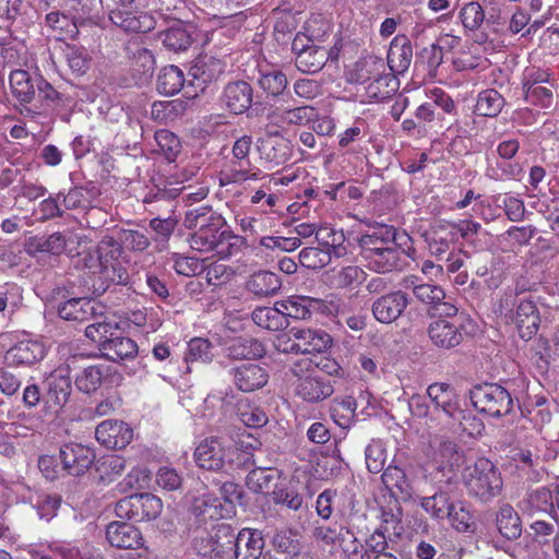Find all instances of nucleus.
Masks as SVG:
<instances>
[{"mask_svg":"<svg viewBox=\"0 0 559 559\" xmlns=\"http://www.w3.org/2000/svg\"><path fill=\"white\" fill-rule=\"evenodd\" d=\"M45 355L44 344L33 340L21 341L8 352L12 364L16 366H33L43 360Z\"/></svg>","mask_w":559,"mask_h":559,"instance_id":"cd10ccee","label":"nucleus"},{"mask_svg":"<svg viewBox=\"0 0 559 559\" xmlns=\"http://www.w3.org/2000/svg\"><path fill=\"white\" fill-rule=\"evenodd\" d=\"M40 75H32L28 71L16 69L11 71L9 83L12 95L19 100L20 105L29 104L34 100L38 80Z\"/></svg>","mask_w":559,"mask_h":559,"instance_id":"393cba45","label":"nucleus"},{"mask_svg":"<svg viewBox=\"0 0 559 559\" xmlns=\"http://www.w3.org/2000/svg\"><path fill=\"white\" fill-rule=\"evenodd\" d=\"M282 287L280 276L271 271L260 270L249 276L246 289L258 298L275 295Z\"/></svg>","mask_w":559,"mask_h":559,"instance_id":"c85d7f7f","label":"nucleus"},{"mask_svg":"<svg viewBox=\"0 0 559 559\" xmlns=\"http://www.w3.org/2000/svg\"><path fill=\"white\" fill-rule=\"evenodd\" d=\"M263 547L264 540L260 531L242 528L236 535V542L229 559H259Z\"/></svg>","mask_w":559,"mask_h":559,"instance_id":"4be33fe9","label":"nucleus"},{"mask_svg":"<svg viewBox=\"0 0 559 559\" xmlns=\"http://www.w3.org/2000/svg\"><path fill=\"white\" fill-rule=\"evenodd\" d=\"M499 309L506 322L515 325L522 340L530 341L536 335L540 325V314L534 300L516 299V294L508 290L500 300Z\"/></svg>","mask_w":559,"mask_h":559,"instance_id":"f257e3e1","label":"nucleus"},{"mask_svg":"<svg viewBox=\"0 0 559 559\" xmlns=\"http://www.w3.org/2000/svg\"><path fill=\"white\" fill-rule=\"evenodd\" d=\"M290 371L297 378L296 394L304 401L317 403L333 394L334 388L331 381L321 377L317 370H312V361L308 358L296 360Z\"/></svg>","mask_w":559,"mask_h":559,"instance_id":"423d86ee","label":"nucleus"},{"mask_svg":"<svg viewBox=\"0 0 559 559\" xmlns=\"http://www.w3.org/2000/svg\"><path fill=\"white\" fill-rule=\"evenodd\" d=\"M216 218H223L212 211L211 206L202 205L186 212L183 225L188 229L201 230L215 223Z\"/></svg>","mask_w":559,"mask_h":559,"instance_id":"13d9d810","label":"nucleus"},{"mask_svg":"<svg viewBox=\"0 0 559 559\" xmlns=\"http://www.w3.org/2000/svg\"><path fill=\"white\" fill-rule=\"evenodd\" d=\"M258 83L267 96L276 97L286 90L287 78L282 71H271L262 73Z\"/></svg>","mask_w":559,"mask_h":559,"instance_id":"338daca9","label":"nucleus"},{"mask_svg":"<svg viewBox=\"0 0 559 559\" xmlns=\"http://www.w3.org/2000/svg\"><path fill=\"white\" fill-rule=\"evenodd\" d=\"M246 245V239L233 234L228 229H223L219 240L216 241L212 251L222 259L237 254Z\"/></svg>","mask_w":559,"mask_h":559,"instance_id":"052dcab7","label":"nucleus"},{"mask_svg":"<svg viewBox=\"0 0 559 559\" xmlns=\"http://www.w3.org/2000/svg\"><path fill=\"white\" fill-rule=\"evenodd\" d=\"M221 105L233 115H242L253 105V88L243 81H233L224 86Z\"/></svg>","mask_w":559,"mask_h":559,"instance_id":"2eb2a0df","label":"nucleus"},{"mask_svg":"<svg viewBox=\"0 0 559 559\" xmlns=\"http://www.w3.org/2000/svg\"><path fill=\"white\" fill-rule=\"evenodd\" d=\"M277 305L282 307L284 317L298 320L309 319L312 313L321 312L324 307L322 299L308 296H293L287 300L277 301Z\"/></svg>","mask_w":559,"mask_h":559,"instance_id":"b1692460","label":"nucleus"},{"mask_svg":"<svg viewBox=\"0 0 559 559\" xmlns=\"http://www.w3.org/2000/svg\"><path fill=\"white\" fill-rule=\"evenodd\" d=\"M504 105V98L493 88H488L478 94L476 111L479 116L496 117Z\"/></svg>","mask_w":559,"mask_h":559,"instance_id":"4d7b16f0","label":"nucleus"},{"mask_svg":"<svg viewBox=\"0 0 559 559\" xmlns=\"http://www.w3.org/2000/svg\"><path fill=\"white\" fill-rule=\"evenodd\" d=\"M427 395L437 409H441L449 418L460 406L455 390L448 383L435 382L427 389Z\"/></svg>","mask_w":559,"mask_h":559,"instance_id":"473e14b6","label":"nucleus"},{"mask_svg":"<svg viewBox=\"0 0 559 559\" xmlns=\"http://www.w3.org/2000/svg\"><path fill=\"white\" fill-rule=\"evenodd\" d=\"M226 355L236 360L257 359L265 355V346L253 337L238 336L225 346Z\"/></svg>","mask_w":559,"mask_h":559,"instance_id":"c756f323","label":"nucleus"},{"mask_svg":"<svg viewBox=\"0 0 559 559\" xmlns=\"http://www.w3.org/2000/svg\"><path fill=\"white\" fill-rule=\"evenodd\" d=\"M95 304L87 298H71L57 306L58 316L67 321L87 322L95 314Z\"/></svg>","mask_w":559,"mask_h":559,"instance_id":"7c9ffc66","label":"nucleus"},{"mask_svg":"<svg viewBox=\"0 0 559 559\" xmlns=\"http://www.w3.org/2000/svg\"><path fill=\"white\" fill-rule=\"evenodd\" d=\"M24 247L25 251L33 257L39 253L59 255L67 247V239L66 236L59 231L50 235H36L27 238Z\"/></svg>","mask_w":559,"mask_h":559,"instance_id":"a878e982","label":"nucleus"},{"mask_svg":"<svg viewBox=\"0 0 559 559\" xmlns=\"http://www.w3.org/2000/svg\"><path fill=\"white\" fill-rule=\"evenodd\" d=\"M185 84L183 72L177 66H166L160 69L156 90L159 94L173 96L181 91Z\"/></svg>","mask_w":559,"mask_h":559,"instance_id":"a18cd8bd","label":"nucleus"},{"mask_svg":"<svg viewBox=\"0 0 559 559\" xmlns=\"http://www.w3.org/2000/svg\"><path fill=\"white\" fill-rule=\"evenodd\" d=\"M138 349L136 343L132 338L122 335L119 329L100 345L103 357L114 362L133 359L138 355Z\"/></svg>","mask_w":559,"mask_h":559,"instance_id":"412c9836","label":"nucleus"},{"mask_svg":"<svg viewBox=\"0 0 559 559\" xmlns=\"http://www.w3.org/2000/svg\"><path fill=\"white\" fill-rule=\"evenodd\" d=\"M237 415L250 428H262L269 421L265 412L260 406L250 403L247 399L240 400L237 403Z\"/></svg>","mask_w":559,"mask_h":559,"instance_id":"603ef678","label":"nucleus"},{"mask_svg":"<svg viewBox=\"0 0 559 559\" xmlns=\"http://www.w3.org/2000/svg\"><path fill=\"white\" fill-rule=\"evenodd\" d=\"M397 231L393 226H384V238L381 236L378 239L376 236H361L358 240L359 247L361 249L360 255L365 251H378L385 247H392L397 245L396 238Z\"/></svg>","mask_w":559,"mask_h":559,"instance_id":"0e129e2a","label":"nucleus"},{"mask_svg":"<svg viewBox=\"0 0 559 559\" xmlns=\"http://www.w3.org/2000/svg\"><path fill=\"white\" fill-rule=\"evenodd\" d=\"M512 460L516 463V467L523 472L526 477L533 481H539L544 475L542 459L538 454L533 453L528 449H515Z\"/></svg>","mask_w":559,"mask_h":559,"instance_id":"37998d69","label":"nucleus"},{"mask_svg":"<svg viewBox=\"0 0 559 559\" xmlns=\"http://www.w3.org/2000/svg\"><path fill=\"white\" fill-rule=\"evenodd\" d=\"M43 401L47 408L58 413L69 402L72 393V377L68 368L53 370L43 382Z\"/></svg>","mask_w":559,"mask_h":559,"instance_id":"9d476101","label":"nucleus"},{"mask_svg":"<svg viewBox=\"0 0 559 559\" xmlns=\"http://www.w3.org/2000/svg\"><path fill=\"white\" fill-rule=\"evenodd\" d=\"M47 27L56 31L59 36L68 37L71 39L78 38V31L73 24V16H68L59 11H52L45 17Z\"/></svg>","mask_w":559,"mask_h":559,"instance_id":"680f3d73","label":"nucleus"},{"mask_svg":"<svg viewBox=\"0 0 559 559\" xmlns=\"http://www.w3.org/2000/svg\"><path fill=\"white\" fill-rule=\"evenodd\" d=\"M38 85L37 93L40 100L50 107H66L72 103V98L63 93L57 91L47 80L43 76L37 78Z\"/></svg>","mask_w":559,"mask_h":559,"instance_id":"e2e57ef3","label":"nucleus"},{"mask_svg":"<svg viewBox=\"0 0 559 559\" xmlns=\"http://www.w3.org/2000/svg\"><path fill=\"white\" fill-rule=\"evenodd\" d=\"M106 538L112 547L121 549H136L143 543L140 530L126 522H111L108 524Z\"/></svg>","mask_w":559,"mask_h":559,"instance_id":"5701e85b","label":"nucleus"},{"mask_svg":"<svg viewBox=\"0 0 559 559\" xmlns=\"http://www.w3.org/2000/svg\"><path fill=\"white\" fill-rule=\"evenodd\" d=\"M225 224L224 218H216L207 228L195 230L189 238L190 247L200 252H211L219 240Z\"/></svg>","mask_w":559,"mask_h":559,"instance_id":"a19ab883","label":"nucleus"},{"mask_svg":"<svg viewBox=\"0 0 559 559\" xmlns=\"http://www.w3.org/2000/svg\"><path fill=\"white\" fill-rule=\"evenodd\" d=\"M409 305V297L403 290H394L377 298L371 312L374 319L384 324L395 322Z\"/></svg>","mask_w":559,"mask_h":559,"instance_id":"dca6fc26","label":"nucleus"},{"mask_svg":"<svg viewBox=\"0 0 559 559\" xmlns=\"http://www.w3.org/2000/svg\"><path fill=\"white\" fill-rule=\"evenodd\" d=\"M252 321L260 328L269 331H281L289 325V321L283 314L282 307H257L251 313Z\"/></svg>","mask_w":559,"mask_h":559,"instance_id":"e433bc0d","label":"nucleus"},{"mask_svg":"<svg viewBox=\"0 0 559 559\" xmlns=\"http://www.w3.org/2000/svg\"><path fill=\"white\" fill-rule=\"evenodd\" d=\"M357 403L354 397H335L331 403V418L342 428H348L355 417Z\"/></svg>","mask_w":559,"mask_h":559,"instance_id":"8fccbe9b","label":"nucleus"},{"mask_svg":"<svg viewBox=\"0 0 559 559\" xmlns=\"http://www.w3.org/2000/svg\"><path fill=\"white\" fill-rule=\"evenodd\" d=\"M229 373L236 388L242 392L262 389L269 381L266 369L257 364H242L231 368Z\"/></svg>","mask_w":559,"mask_h":559,"instance_id":"a211bd4d","label":"nucleus"},{"mask_svg":"<svg viewBox=\"0 0 559 559\" xmlns=\"http://www.w3.org/2000/svg\"><path fill=\"white\" fill-rule=\"evenodd\" d=\"M162 36L164 46L174 51H183L188 49L193 41L191 32L182 24L167 28Z\"/></svg>","mask_w":559,"mask_h":559,"instance_id":"864d4df0","label":"nucleus"},{"mask_svg":"<svg viewBox=\"0 0 559 559\" xmlns=\"http://www.w3.org/2000/svg\"><path fill=\"white\" fill-rule=\"evenodd\" d=\"M523 503H525L526 510L530 513L540 512L548 514L550 519H557L554 495L547 487H539L528 491Z\"/></svg>","mask_w":559,"mask_h":559,"instance_id":"ea45409f","label":"nucleus"},{"mask_svg":"<svg viewBox=\"0 0 559 559\" xmlns=\"http://www.w3.org/2000/svg\"><path fill=\"white\" fill-rule=\"evenodd\" d=\"M66 366L74 379L76 389L87 395L96 393L107 380L108 368L90 364V357L83 354L70 356Z\"/></svg>","mask_w":559,"mask_h":559,"instance_id":"6e6552de","label":"nucleus"},{"mask_svg":"<svg viewBox=\"0 0 559 559\" xmlns=\"http://www.w3.org/2000/svg\"><path fill=\"white\" fill-rule=\"evenodd\" d=\"M92 323L87 324L85 328V336L91 341L97 343L98 349L100 350V345L104 344V341L110 338L112 334L118 330V324L114 321H109L107 319H103L102 314L97 316L95 312Z\"/></svg>","mask_w":559,"mask_h":559,"instance_id":"3c124183","label":"nucleus"},{"mask_svg":"<svg viewBox=\"0 0 559 559\" xmlns=\"http://www.w3.org/2000/svg\"><path fill=\"white\" fill-rule=\"evenodd\" d=\"M96 440L109 449H124L133 438L132 428L120 420L108 419L95 429Z\"/></svg>","mask_w":559,"mask_h":559,"instance_id":"f3484780","label":"nucleus"},{"mask_svg":"<svg viewBox=\"0 0 559 559\" xmlns=\"http://www.w3.org/2000/svg\"><path fill=\"white\" fill-rule=\"evenodd\" d=\"M413 60V47L411 40L405 36H396L388 51V66L392 73L403 74L406 72Z\"/></svg>","mask_w":559,"mask_h":559,"instance_id":"bb28decb","label":"nucleus"},{"mask_svg":"<svg viewBox=\"0 0 559 559\" xmlns=\"http://www.w3.org/2000/svg\"><path fill=\"white\" fill-rule=\"evenodd\" d=\"M225 71V63L213 56H201L191 68V74L202 83L216 81Z\"/></svg>","mask_w":559,"mask_h":559,"instance_id":"79ce46f5","label":"nucleus"},{"mask_svg":"<svg viewBox=\"0 0 559 559\" xmlns=\"http://www.w3.org/2000/svg\"><path fill=\"white\" fill-rule=\"evenodd\" d=\"M252 136L242 135L237 139L233 145L229 169L224 173L228 182H242L248 179H257L255 173H250L251 162L249 153L251 151Z\"/></svg>","mask_w":559,"mask_h":559,"instance_id":"ddd939ff","label":"nucleus"},{"mask_svg":"<svg viewBox=\"0 0 559 559\" xmlns=\"http://www.w3.org/2000/svg\"><path fill=\"white\" fill-rule=\"evenodd\" d=\"M96 251L98 255L99 267L126 260L123 257V248L112 236L103 237L97 245Z\"/></svg>","mask_w":559,"mask_h":559,"instance_id":"5fc2aeb1","label":"nucleus"},{"mask_svg":"<svg viewBox=\"0 0 559 559\" xmlns=\"http://www.w3.org/2000/svg\"><path fill=\"white\" fill-rule=\"evenodd\" d=\"M236 535L230 524L221 523L214 526L213 532L206 539L197 544L198 551L210 559H224L231 555Z\"/></svg>","mask_w":559,"mask_h":559,"instance_id":"9b49d317","label":"nucleus"},{"mask_svg":"<svg viewBox=\"0 0 559 559\" xmlns=\"http://www.w3.org/2000/svg\"><path fill=\"white\" fill-rule=\"evenodd\" d=\"M463 478L468 495L481 502H489L502 489L500 472L487 459H478L472 466H467Z\"/></svg>","mask_w":559,"mask_h":559,"instance_id":"f03ea898","label":"nucleus"},{"mask_svg":"<svg viewBox=\"0 0 559 559\" xmlns=\"http://www.w3.org/2000/svg\"><path fill=\"white\" fill-rule=\"evenodd\" d=\"M309 33L299 32L292 43V51L295 55V64L304 73L319 72L329 59V49L321 46L319 35H316L310 27Z\"/></svg>","mask_w":559,"mask_h":559,"instance_id":"0eeeda50","label":"nucleus"},{"mask_svg":"<svg viewBox=\"0 0 559 559\" xmlns=\"http://www.w3.org/2000/svg\"><path fill=\"white\" fill-rule=\"evenodd\" d=\"M496 526L500 535L508 540H515L522 534V521L514 508L504 503L496 515Z\"/></svg>","mask_w":559,"mask_h":559,"instance_id":"c9c22d12","label":"nucleus"},{"mask_svg":"<svg viewBox=\"0 0 559 559\" xmlns=\"http://www.w3.org/2000/svg\"><path fill=\"white\" fill-rule=\"evenodd\" d=\"M95 459L94 450L81 443L70 442L59 449L62 469L70 476L80 477L84 475L92 467Z\"/></svg>","mask_w":559,"mask_h":559,"instance_id":"f8f14e48","label":"nucleus"},{"mask_svg":"<svg viewBox=\"0 0 559 559\" xmlns=\"http://www.w3.org/2000/svg\"><path fill=\"white\" fill-rule=\"evenodd\" d=\"M425 241L432 255L442 260L449 253L451 243L454 241L450 235L448 222H440L424 234Z\"/></svg>","mask_w":559,"mask_h":559,"instance_id":"f704fd0d","label":"nucleus"},{"mask_svg":"<svg viewBox=\"0 0 559 559\" xmlns=\"http://www.w3.org/2000/svg\"><path fill=\"white\" fill-rule=\"evenodd\" d=\"M163 509L159 498L152 493L130 495L120 499L115 507V513L121 519L134 522L156 519Z\"/></svg>","mask_w":559,"mask_h":559,"instance_id":"1a4fd4ad","label":"nucleus"},{"mask_svg":"<svg viewBox=\"0 0 559 559\" xmlns=\"http://www.w3.org/2000/svg\"><path fill=\"white\" fill-rule=\"evenodd\" d=\"M225 448L216 439H205L194 450V461L200 468L206 471H222L225 466Z\"/></svg>","mask_w":559,"mask_h":559,"instance_id":"aec40b11","label":"nucleus"},{"mask_svg":"<svg viewBox=\"0 0 559 559\" xmlns=\"http://www.w3.org/2000/svg\"><path fill=\"white\" fill-rule=\"evenodd\" d=\"M295 340L300 341L306 354L321 353L332 344V337L323 330L292 329Z\"/></svg>","mask_w":559,"mask_h":559,"instance_id":"58836bf2","label":"nucleus"},{"mask_svg":"<svg viewBox=\"0 0 559 559\" xmlns=\"http://www.w3.org/2000/svg\"><path fill=\"white\" fill-rule=\"evenodd\" d=\"M213 346L206 338L194 337L188 343V349L185 356L187 362L202 361L209 362L213 359Z\"/></svg>","mask_w":559,"mask_h":559,"instance_id":"774afa93","label":"nucleus"},{"mask_svg":"<svg viewBox=\"0 0 559 559\" xmlns=\"http://www.w3.org/2000/svg\"><path fill=\"white\" fill-rule=\"evenodd\" d=\"M129 264V261L122 260L120 262H115L114 264L106 265L104 267H100V280L102 283L99 286H95V292L98 294H104L108 287L109 284L114 285H128L130 275L127 265Z\"/></svg>","mask_w":559,"mask_h":559,"instance_id":"c03bdc74","label":"nucleus"},{"mask_svg":"<svg viewBox=\"0 0 559 559\" xmlns=\"http://www.w3.org/2000/svg\"><path fill=\"white\" fill-rule=\"evenodd\" d=\"M382 483L392 495H400L402 499L412 497V486L406 477L405 472L395 465H389L382 476Z\"/></svg>","mask_w":559,"mask_h":559,"instance_id":"49530a36","label":"nucleus"},{"mask_svg":"<svg viewBox=\"0 0 559 559\" xmlns=\"http://www.w3.org/2000/svg\"><path fill=\"white\" fill-rule=\"evenodd\" d=\"M221 507L219 499L210 492H203L190 502L189 511L199 521L205 523L207 520H214L222 516L218 509Z\"/></svg>","mask_w":559,"mask_h":559,"instance_id":"4c0bfd02","label":"nucleus"},{"mask_svg":"<svg viewBox=\"0 0 559 559\" xmlns=\"http://www.w3.org/2000/svg\"><path fill=\"white\" fill-rule=\"evenodd\" d=\"M272 545L277 552L286 555L288 559H296L301 554V543L290 530L276 532Z\"/></svg>","mask_w":559,"mask_h":559,"instance_id":"6e6d98bb","label":"nucleus"},{"mask_svg":"<svg viewBox=\"0 0 559 559\" xmlns=\"http://www.w3.org/2000/svg\"><path fill=\"white\" fill-rule=\"evenodd\" d=\"M426 457L431 468L441 474L444 481L453 483L465 464L464 451L454 442L441 437L430 440Z\"/></svg>","mask_w":559,"mask_h":559,"instance_id":"7ed1b4c3","label":"nucleus"},{"mask_svg":"<svg viewBox=\"0 0 559 559\" xmlns=\"http://www.w3.org/2000/svg\"><path fill=\"white\" fill-rule=\"evenodd\" d=\"M155 70V58L148 49H140L134 55L133 71L141 84L147 83Z\"/></svg>","mask_w":559,"mask_h":559,"instance_id":"69168bd1","label":"nucleus"},{"mask_svg":"<svg viewBox=\"0 0 559 559\" xmlns=\"http://www.w3.org/2000/svg\"><path fill=\"white\" fill-rule=\"evenodd\" d=\"M454 502L451 501L450 493L445 490H438L432 496L424 497L421 499V508L430 514L431 518L437 520L447 519L451 514Z\"/></svg>","mask_w":559,"mask_h":559,"instance_id":"de8ad7c7","label":"nucleus"},{"mask_svg":"<svg viewBox=\"0 0 559 559\" xmlns=\"http://www.w3.org/2000/svg\"><path fill=\"white\" fill-rule=\"evenodd\" d=\"M469 399L479 413L492 418L509 415L514 406L511 393L498 383L484 382L469 390Z\"/></svg>","mask_w":559,"mask_h":559,"instance_id":"39448f33","label":"nucleus"},{"mask_svg":"<svg viewBox=\"0 0 559 559\" xmlns=\"http://www.w3.org/2000/svg\"><path fill=\"white\" fill-rule=\"evenodd\" d=\"M361 258L369 269L378 273H386L399 266L401 249L395 245L378 251H365Z\"/></svg>","mask_w":559,"mask_h":559,"instance_id":"2f4dec72","label":"nucleus"},{"mask_svg":"<svg viewBox=\"0 0 559 559\" xmlns=\"http://www.w3.org/2000/svg\"><path fill=\"white\" fill-rule=\"evenodd\" d=\"M281 472L274 468H254L246 477V486L254 493L273 495L278 487Z\"/></svg>","mask_w":559,"mask_h":559,"instance_id":"72a5a7b5","label":"nucleus"},{"mask_svg":"<svg viewBox=\"0 0 559 559\" xmlns=\"http://www.w3.org/2000/svg\"><path fill=\"white\" fill-rule=\"evenodd\" d=\"M450 419L453 425L457 426V430L467 437L480 436L485 430L483 420L473 411L461 408V406L457 407Z\"/></svg>","mask_w":559,"mask_h":559,"instance_id":"09e8293b","label":"nucleus"},{"mask_svg":"<svg viewBox=\"0 0 559 559\" xmlns=\"http://www.w3.org/2000/svg\"><path fill=\"white\" fill-rule=\"evenodd\" d=\"M447 519L450 520L452 527L460 533H474L477 528L474 515L462 501L454 502L453 510Z\"/></svg>","mask_w":559,"mask_h":559,"instance_id":"bf43d9fd","label":"nucleus"},{"mask_svg":"<svg viewBox=\"0 0 559 559\" xmlns=\"http://www.w3.org/2000/svg\"><path fill=\"white\" fill-rule=\"evenodd\" d=\"M110 21L121 29L130 33H147L155 28L154 17L144 11L130 7H116L109 10Z\"/></svg>","mask_w":559,"mask_h":559,"instance_id":"4468645a","label":"nucleus"},{"mask_svg":"<svg viewBox=\"0 0 559 559\" xmlns=\"http://www.w3.org/2000/svg\"><path fill=\"white\" fill-rule=\"evenodd\" d=\"M462 329V323L439 319L429 324L428 335L435 346L451 349L463 342Z\"/></svg>","mask_w":559,"mask_h":559,"instance_id":"6ab92c4d","label":"nucleus"},{"mask_svg":"<svg viewBox=\"0 0 559 559\" xmlns=\"http://www.w3.org/2000/svg\"><path fill=\"white\" fill-rule=\"evenodd\" d=\"M357 79L359 83H368L367 95L370 99L383 102L391 98L399 91L400 81L394 73H385V64L381 59H369L357 63Z\"/></svg>","mask_w":559,"mask_h":559,"instance_id":"20e7f679","label":"nucleus"}]
</instances>
